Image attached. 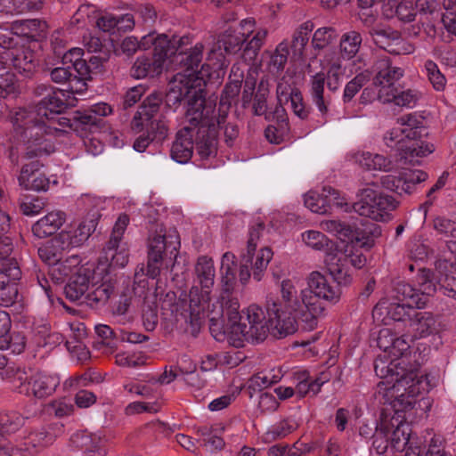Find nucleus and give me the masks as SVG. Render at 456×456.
<instances>
[{
    "mask_svg": "<svg viewBox=\"0 0 456 456\" xmlns=\"http://www.w3.org/2000/svg\"><path fill=\"white\" fill-rule=\"evenodd\" d=\"M430 348L419 344L412 354L403 337L393 340L374 363L376 375L382 380L377 386V397L380 403H388L395 410L411 408L416 398L431 387L427 374L419 372Z\"/></svg>",
    "mask_w": 456,
    "mask_h": 456,
    "instance_id": "nucleus-1",
    "label": "nucleus"
},
{
    "mask_svg": "<svg viewBox=\"0 0 456 456\" xmlns=\"http://www.w3.org/2000/svg\"><path fill=\"white\" fill-rule=\"evenodd\" d=\"M215 108L205 100L196 97L189 101L185 113L186 125L177 132L170 155L178 163L188 162L194 146L201 159H208L216 152V128L224 122L225 114L218 118Z\"/></svg>",
    "mask_w": 456,
    "mask_h": 456,
    "instance_id": "nucleus-2",
    "label": "nucleus"
},
{
    "mask_svg": "<svg viewBox=\"0 0 456 456\" xmlns=\"http://www.w3.org/2000/svg\"><path fill=\"white\" fill-rule=\"evenodd\" d=\"M81 258L71 255L66 259L61 258L51 267L50 273L53 280L63 281L69 278L65 286L66 297L71 301L80 299L88 292V300L104 304L115 290V279L104 264L81 265Z\"/></svg>",
    "mask_w": 456,
    "mask_h": 456,
    "instance_id": "nucleus-3",
    "label": "nucleus"
},
{
    "mask_svg": "<svg viewBox=\"0 0 456 456\" xmlns=\"http://www.w3.org/2000/svg\"><path fill=\"white\" fill-rule=\"evenodd\" d=\"M209 330L216 341L236 348L243 347L245 342L262 343L270 334L266 315H214Z\"/></svg>",
    "mask_w": 456,
    "mask_h": 456,
    "instance_id": "nucleus-4",
    "label": "nucleus"
},
{
    "mask_svg": "<svg viewBox=\"0 0 456 456\" xmlns=\"http://www.w3.org/2000/svg\"><path fill=\"white\" fill-rule=\"evenodd\" d=\"M203 49V45L197 43L189 53H183L184 56L181 59V63L185 68V73H178L175 76L167 94L168 102L176 103L185 99H188L189 102L196 97L203 98L200 87L204 82V76L208 73V70L205 71V68H212L211 62L208 61L201 66V69H199L202 61Z\"/></svg>",
    "mask_w": 456,
    "mask_h": 456,
    "instance_id": "nucleus-5",
    "label": "nucleus"
},
{
    "mask_svg": "<svg viewBox=\"0 0 456 456\" xmlns=\"http://www.w3.org/2000/svg\"><path fill=\"white\" fill-rule=\"evenodd\" d=\"M419 289L406 282H399L395 290L398 298H382L374 307L373 314H403L405 309H422L426 306L428 297L437 289L430 277L429 271H422L418 275Z\"/></svg>",
    "mask_w": 456,
    "mask_h": 456,
    "instance_id": "nucleus-6",
    "label": "nucleus"
},
{
    "mask_svg": "<svg viewBox=\"0 0 456 456\" xmlns=\"http://www.w3.org/2000/svg\"><path fill=\"white\" fill-rule=\"evenodd\" d=\"M46 92L45 96L35 106L28 109L19 108L12 113L11 119L18 127L24 124L40 123L49 119L51 116L60 115L68 106L75 103L66 98L63 90H53L45 85L37 87L36 93L39 95Z\"/></svg>",
    "mask_w": 456,
    "mask_h": 456,
    "instance_id": "nucleus-7",
    "label": "nucleus"
},
{
    "mask_svg": "<svg viewBox=\"0 0 456 456\" xmlns=\"http://www.w3.org/2000/svg\"><path fill=\"white\" fill-rule=\"evenodd\" d=\"M254 28V19L241 20L238 25L229 28L218 37L208 53L207 61H210L215 70L228 66L226 54H236L241 50L243 44L250 37Z\"/></svg>",
    "mask_w": 456,
    "mask_h": 456,
    "instance_id": "nucleus-8",
    "label": "nucleus"
},
{
    "mask_svg": "<svg viewBox=\"0 0 456 456\" xmlns=\"http://www.w3.org/2000/svg\"><path fill=\"white\" fill-rule=\"evenodd\" d=\"M308 289L302 291L300 303L305 314H321L327 305L339 300L340 289L331 285L319 272H313L308 278Z\"/></svg>",
    "mask_w": 456,
    "mask_h": 456,
    "instance_id": "nucleus-9",
    "label": "nucleus"
},
{
    "mask_svg": "<svg viewBox=\"0 0 456 456\" xmlns=\"http://www.w3.org/2000/svg\"><path fill=\"white\" fill-rule=\"evenodd\" d=\"M208 289L191 287L189 294L183 292L179 297L174 292H167L159 299L161 314H205L214 312L210 309L209 291Z\"/></svg>",
    "mask_w": 456,
    "mask_h": 456,
    "instance_id": "nucleus-10",
    "label": "nucleus"
},
{
    "mask_svg": "<svg viewBox=\"0 0 456 456\" xmlns=\"http://www.w3.org/2000/svg\"><path fill=\"white\" fill-rule=\"evenodd\" d=\"M358 200L354 203V212L378 222L391 219V212L397 207L394 197L385 194L373 187H365L358 194Z\"/></svg>",
    "mask_w": 456,
    "mask_h": 456,
    "instance_id": "nucleus-11",
    "label": "nucleus"
},
{
    "mask_svg": "<svg viewBox=\"0 0 456 456\" xmlns=\"http://www.w3.org/2000/svg\"><path fill=\"white\" fill-rule=\"evenodd\" d=\"M180 248V238L175 229L167 232L162 225H158L154 232H151L148 239V264L147 275L155 279L160 273L164 254L175 253Z\"/></svg>",
    "mask_w": 456,
    "mask_h": 456,
    "instance_id": "nucleus-12",
    "label": "nucleus"
},
{
    "mask_svg": "<svg viewBox=\"0 0 456 456\" xmlns=\"http://www.w3.org/2000/svg\"><path fill=\"white\" fill-rule=\"evenodd\" d=\"M16 135L24 143V157L28 159H39L55 151V145L51 136L44 133V125L33 122L20 127L12 123Z\"/></svg>",
    "mask_w": 456,
    "mask_h": 456,
    "instance_id": "nucleus-13",
    "label": "nucleus"
},
{
    "mask_svg": "<svg viewBox=\"0 0 456 456\" xmlns=\"http://www.w3.org/2000/svg\"><path fill=\"white\" fill-rule=\"evenodd\" d=\"M161 103L162 98L159 94H151L147 96L132 119V129L137 133L149 129L157 133L159 137H166L168 129L160 113Z\"/></svg>",
    "mask_w": 456,
    "mask_h": 456,
    "instance_id": "nucleus-14",
    "label": "nucleus"
},
{
    "mask_svg": "<svg viewBox=\"0 0 456 456\" xmlns=\"http://www.w3.org/2000/svg\"><path fill=\"white\" fill-rule=\"evenodd\" d=\"M375 76L373 85L378 87V100L388 103L393 99L392 92L396 89L395 83L404 75V69L393 65L387 56H381L374 62Z\"/></svg>",
    "mask_w": 456,
    "mask_h": 456,
    "instance_id": "nucleus-15",
    "label": "nucleus"
},
{
    "mask_svg": "<svg viewBox=\"0 0 456 456\" xmlns=\"http://www.w3.org/2000/svg\"><path fill=\"white\" fill-rule=\"evenodd\" d=\"M413 406L414 404L411 408H407V410L411 409ZM394 410L396 416L388 418L387 415H385L380 419L379 423L377 424L375 428L376 440L374 444L378 442V437L380 436L381 438H385L386 444L383 446L384 449H386L387 444L390 443L395 450L402 451L409 443L411 429L409 425L404 422L398 414L400 411L395 408ZM401 411H404V410H401Z\"/></svg>",
    "mask_w": 456,
    "mask_h": 456,
    "instance_id": "nucleus-16",
    "label": "nucleus"
},
{
    "mask_svg": "<svg viewBox=\"0 0 456 456\" xmlns=\"http://www.w3.org/2000/svg\"><path fill=\"white\" fill-rule=\"evenodd\" d=\"M12 245L6 244L0 252V301L1 305H12L18 296L15 281L20 277V270L17 262L8 256L12 252Z\"/></svg>",
    "mask_w": 456,
    "mask_h": 456,
    "instance_id": "nucleus-17",
    "label": "nucleus"
},
{
    "mask_svg": "<svg viewBox=\"0 0 456 456\" xmlns=\"http://www.w3.org/2000/svg\"><path fill=\"white\" fill-rule=\"evenodd\" d=\"M129 216L122 214L117 219L112 229L109 241L104 248L107 261L110 258V263H103L109 268V272L116 279L115 274L110 271L111 266L124 267L128 262V248L126 242L122 240L125 231L129 224ZM117 280H115V284Z\"/></svg>",
    "mask_w": 456,
    "mask_h": 456,
    "instance_id": "nucleus-18",
    "label": "nucleus"
},
{
    "mask_svg": "<svg viewBox=\"0 0 456 456\" xmlns=\"http://www.w3.org/2000/svg\"><path fill=\"white\" fill-rule=\"evenodd\" d=\"M99 217L98 211H94L83 221L73 223L53 239V243L63 250L81 246L95 230Z\"/></svg>",
    "mask_w": 456,
    "mask_h": 456,
    "instance_id": "nucleus-19",
    "label": "nucleus"
},
{
    "mask_svg": "<svg viewBox=\"0 0 456 456\" xmlns=\"http://www.w3.org/2000/svg\"><path fill=\"white\" fill-rule=\"evenodd\" d=\"M264 230V224L259 223L249 230V236L247 242V252L242 256V261L248 263L253 270L254 279L260 281L263 273L273 257V251L270 248H261L255 256L257 241L261 232Z\"/></svg>",
    "mask_w": 456,
    "mask_h": 456,
    "instance_id": "nucleus-20",
    "label": "nucleus"
},
{
    "mask_svg": "<svg viewBox=\"0 0 456 456\" xmlns=\"http://www.w3.org/2000/svg\"><path fill=\"white\" fill-rule=\"evenodd\" d=\"M60 382L61 379L55 373L38 371L28 376L26 372L25 380L18 381L15 387L20 394L44 398L53 395Z\"/></svg>",
    "mask_w": 456,
    "mask_h": 456,
    "instance_id": "nucleus-21",
    "label": "nucleus"
},
{
    "mask_svg": "<svg viewBox=\"0 0 456 456\" xmlns=\"http://www.w3.org/2000/svg\"><path fill=\"white\" fill-rule=\"evenodd\" d=\"M235 259L234 254L231 252L224 253L221 259L223 290L227 293L226 296L224 295L221 297L223 314H240L239 300L229 294L233 289L236 280L237 264Z\"/></svg>",
    "mask_w": 456,
    "mask_h": 456,
    "instance_id": "nucleus-22",
    "label": "nucleus"
},
{
    "mask_svg": "<svg viewBox=\"0 0 456 456\" xmlns=\"http://www.w3.org/2000/svg\"><path fill=\"white\" fill-rule=\"evenodd\" d=\"M135 283L138 282L139 286L142 289L140 294L143 293V289L146 287L147 281L145 279L140 280L138 273H135ZM134 293L137 294V289L134 288ZM142 303V312L158 314L160 311L159 301L157 302V296L155 294L145 296L143 300H141V295L138 297L133 296V291L127 290L120 295L118 306L117 314H126L129 311H136V305Z\"/></svg>",
    "mask_w": 456,
    "mask_h": 456,
    "instance_id": "nucleus-23",
    "label": "nucleus"
},
{
    "mask_svg": "<svg viewBox=\"0 0 456 456\" xmlns=\"http://www.w3.org/2000/svg\"><path fill=\"white\" fill-rule=\"evenodd\" d=\"M93 122L94 121L90 116H80L79 111H77L73 119L56 115L51 116L49 119L44 120L39 124L44 125V133L52 138L66 132L67 128L73 130L83 137L87 135L84 125L92 124Z\"/></svg>",
    "mask_w": 456,
    "mask_h": 456,
    "instance_id": "nucleus-24",
    "label": "nucleus"
},
{
    "mask_svg": "<svg viewBox=\"0 0 456 456\" xmlns=\"http://www.w3.org/2000/svg\"><path fill=\"white\" fill-rule=\"evenodd\" d=\"M428 174L421 170L403 169L398 175H386L380 179L382 186L398 194H411L415 185L426 181Z\"/></svg>",
    "mask_w": 456,
    "mask_h": 456,
    "instance_id": "nucleus-25",
    "label": "nucleus"
},
{
    "mask_svg": "<svg viewBox=\"0 0 456 456\" xmlns=\"http://www.w3.org/2000/svg\"><path fill=\"white\" fill-rule=\"evenodd\" d=\"M305 206L314 213L325 214L330 206L346 205L340 192L330 186H324L321 193L311 191L304 198Z\"/></svg>",
    "mask_w": 456,
    "mask_h": 456,
    "instance_id": "nucleus-26",
    "label": "nucleus"
},
{
    "mask_svg": "<svg viewBox=\"0 0 456 456\" xmlns=\"http://www.w3.org/2000/svg\"><path fill=\"white\" fill-rule=\"evenodd\" d=\"M324 263L330 274L338 284L346 285L352 281V268L346 256L341 250L334 248L324 256Z\"/></svg>",
    "mask_w": 456,
    "mask_h": 456,
    "instance_id": "nucleus-27",
    "label": "nucleus"
},
{
    "mask_svg": "<svg viewBox=\"0 0 456 456\" xmlns=\"http://www.w3.org/2000/svg\"><path fill=\"white\" fill-rule=\"evenodd\" d=\"M2 59L6 60L20 73L31 74L35 68L34 53L25 46H18L2 53Z\"/></svg>",
    "mask_w": 456,
    "mask_h": 456,
    "instance_id": "nucleus-28",
    "label": "nucleus"
},
{
    "mask_svg": "<svg viewBox=\"0 0 456 456\" xmlns=\"http://www.w3.org/2000/svg\"><path fill=\"white\" fill-rule=\"evenodd\" d=\"M397 322H405L406 335L412 339L425 338L436 330L434 315H407V319H398Z\"/></svg>",
    "mask_w": 456,
    "mask_h": 456,
    "instance_id": "nucleus-29",
    "label": "nucleus"
},
{
    "mask_svg": "<svg viewBox=\"0 0 456 456\" xmlns=\"http://www.w3.org/2000/svg\"><path fill=\"white\" fill-rule=\"evenodd\" d=\"M142 45L144 50L153 46L152 56L156 59H161L162 65H164L168 56L175 54L172 37L169 38L166 34L151 32L142 37Z\"/></svg>",
    "mask_w": 456,
    "mask_h": 456,
    "instance_id": "nucleus-30",
    "label": "nucleus"
},
{
    "mask_svg": "<svg viewBox=\"0 0 456 456\" xmlns=\"http://www.w3.org/2000/svg\"><path fill=\"white\" fill-rule=\"evenodd\" d=\"M74 442L83 450L84 456H106V439L100 432L77 434Z\"/></svg>",
    "mask_w": 456,
    "mask_h": 456,
    "instance_id": "nucleus-31",
    "label": "nucleus"
},
{
    "mask_svg": "<svg viewBox=\"0 0 456 456\" xmlns=\"http://www.w3.org/2000/svg\"><path fill=\"white\" fill-rule=\"evenodd\" d=\"M314 28V25L311 20H306L295 28L290 45H289L291 48L292 58L295 60L303 61L306 58V46Z\"/></svg>",
    "mask_w": 456,
    "mask_h": 456,
    "instance_id": "nucleus-32",
    "label": "nucleus"
},
{
    "mask_svg": "<svg viewBox=\"0 0 456 456\" xmlns=\"http://www.w3.org/2000/svg\"><path fill=\"white\" fill-rule=\"evenodd\" d=\"M325 81L326 75L323 72H318L312 76L310 79V94L312 102L319 110L321 117L326 120L330 100L329 97L324 96Z\"/></svg>",
    "mask_w": 456,
    "mask_h": 456,
    "instance_id": "nucleus-33",
    "label": "nucleus"
},
{
    "mask_svg": "<svg viewBox=\"0 0 456 456\" xmlns=\"http://www.w3.org/2000/svg\"><path fill=\"white\" fill-rule=\"evenodd\" d=\"M65 221L64 213L53 211L39 219L33 226L32 232L38 238H45L55 233Z\"/></svg>",
    "mask_w": 456,
    "mask_h": 456,
    "instance_id": "nucleus-34",
    "label": "nucleus"
},
{
    "mask_svg": "<svg viewBox=\"0 0 456 456\" xmlns=\"http://www.w3.org/2000/svg\"><path fill=\"white\" fill-rule=\"evenodd\" d=\"M410 142L399 152L401 160L405 164H419V159L431 154L435 151V146L428 142Z\"/></svg>",
    "mask_w": 456,
    "mask_h": 456,
    "instance_id": "nucleus-35",
    "label": "nucleus"
},
{
    "mask_svg": "<svg viewBox=\"0 0 456 456\" xmlns=\"http://www.w3.org/2000/svg\"><path fill=\"white\" fill-rule=\"evenodd\" d=\"M270 334L276 338H282L293 334L298 328L294 315H268Z\"/></svg>",
    "mask_w": 456,
    "mask_h": 456,
    "instance_id": "nucleus-36",
    "label": "nucleus"
},
{
    "mask_svg": "<svg viewBox=\"0 0 456 456\" xmlns=\"http://www.w3.org/2000/svg\"><path fill=\"white\" fill-rule=\"evenodd\" d=\"M56 437V434L51 428H42L40 430L29 434L19 450L28 455H33L37 448L51 444Z\"/></svg>",
    "mask_w": 456,
    "mask_h": 456,
    "instance_id": "nucleus-37",
    "label": "nucleus"
},
{
    "mask_svg": "<svg viewBox=\"0 0 456 456\" xmlns=\"http://www.w3.org/2000/svg\"><path fill=\"white\" fill-rule=\"evenodd\" d=\"M381 235V228L374 223H367L362 227L353 230V236L349 239L350 244L359 246L361 248H371L377 238Z\"/></svg>",
    "mask_w": 456,
    "mask_h": 456,
    "instance_id": "nucleus-38",
    "label": "nucleus"
},
{
    "mask_svg": "<svg viewBox=\"0 0 456 456\" xmlns=\"http://www.w3.org/2000/svg\"><path fill=\"white\" fill-rule=\"evenodd\" d=\"M267 36L268 29L265 27H257L254 20L253 31L245 42L246 45L242 52V57L245 61H252L256 58L266 41Z\"/></svg>",
    "mask_w": 456,
    "mask_h": 456,
    "instance_id": "nucleus-39",
    "label": "nucleus"
},
{
    "mask_svg": "<svg viewBox=\"0 0 456 456\" xmlns=\"http://www.w3.org/2000/svg\"><path fill=\"white\" fill-rule=\"evenodd\" d=\"M163 65L161 59H156L152 55H142L138 57L131 68V76L140 79L147 76H155L161 73Z\"/></svg>",
    "mask_w": 456,
    "mask_h": 456,
    "instance_id": "nucleus-40",
    "label": "nucleus"
},
{
    "mask_svg": "<svg viewBox=\"0 0 456 456\" xmlns=\"http://www.w3.org/2000/svg\"><path fill=\"white\" fill-rule=\"evenodd\" d=\"M424 123V118L416 112L397 118V125L405 131L407 140H417L421 137Z\"/></svg>",
    "mask_w": 456,
    "mask_h": 456,
    "instance_id": "nucleus-41",
    "label": "nucleus"
},
{
    "mask_svg": "<svg viewBox=\"0 0 456 456\" xmlns=\"http://www.w3.org/2000/svg\"><path fill=\"white\" fill-rule=\"evenodd\" d=\"M337 38L336 30L331 27H322L317 28L312 37L311 46L313 48L311 52L310 59L314 60L317 57L318 53L321 50L325 49L330 44H332Z\"/></svg>",
    "mask_w": 456,
    "mask_h": 456,
    "instance_id": "nucleus-42",
    "label": "nucleus"
},
{
    "mask_svg": "<svg viewBox=\"0 0 456 456\" xmlns=\"http://www.w3.org/2000/svg\"><path fill=\"white\" fill-rule=\"evenodd\" d=\"M301 237L307 247L316 251H323L325 255L335 248V243L319 231H305L301 234Z\"/></svg>",
    "mask_w": 456,
    "mask_h": 456,
    "instance_id": "nucleus-43",
    "label": "nucleus"
},
{
    "mask_svg": "<svg viewBox=\"0 0 456 456\" xmlns=\"http://www.w3.org/2000/svg\"><path fill=\"white\" fill-rule=\"evenodd\" d=\"M283 377L281 368H273L255 374L249 379V387L254 390H263L278 383Z\"/></svg>",
    "mask_w": 456,
    "mask_h": 456,
    "instance_id": "nucleus-44",
    "label": "nucleus"
},
{
    "mask_svg": "<svg viewBox=\"0 0 456 456\" xmlns=\"http://www.w3.org/2000/svg\"><path fill=\"white\" fill-rule=\"evenodd\" d=\"M362 38L359 32L351 30L342 35L339 47L342 58L353 59L360 50Z\"/></svg>",
    "mask_w": 456,
    "mask_h": 456,
    "instance_id": "nucleus-45",
    "label": "nucleus"
},
{
    "mask_svg": "<svg viewBox=\"0 0 456 456\" xmlns=\"http://www.w3.org/2000/svg\"><path fill=\"white\" fill-rule=\"evenodd\" d=\"M195 272L202 289H210L214 284L215 267L211 258L202 256L198 258Z\"/></svg>",
    "mask_w": 456,
    "mask_h": 456,
    "instance_id": "nucleus-46",
    "label": "nucleus"
},
{
    "mask_svg": "<svg viewBox=\"0 0 456 456\" xmlns=\"http://www.w3.org/2000/svg\"><path fill=\"white\" fill-rule=\"evenodd\" d=\"M265 308L266 314H305L300 303L287 305L273 294L267 295Z\"/></svg>",
    "mask_w": 456,
    "mask_h": 456,
    "instance_id": "nucleus-47",
    "label": "nucleus"
},
{
    "mask_svg": "<svg viewBox=\"0 0 456 456\" xmlns=\"http://www.w3.org/2000/svg\"><path fill=\"white\" fill-rule=\"evenodd\" d=\"M112 112L111 107L105 102H98L92 105L88 110L79 111L80 116H90L94 122L88 125H84L86 134L93 133L100 127L102 121V118L110 115Z\"/></svg>",
    "mask_w": 456,
    "mask_h": 456,
    "instance_id": "nucleus-48",
    "label": "nucleus"
},
{
    "mask_svg": "<svg viewBox=\"0 0 456 456\" xmlns=\"http://www.w3.org/2000/svg\"><path fill=\"white\" fill-rule=\"evenodd\" d=\"M392 34L394 36L393 38L387 43L375 39L376 43L379 45V47L395 55L411 54L414 52L415 48L412 44L400 37L396 32Z\"/></svg>",
    "mask_w": 456,
    "mask_h": 456,
    "instance_id": "nucleus-49",
    "label": "nucleus"
},
{
    "mask_svg": "<svg viewBox=\"0 0 456 456\" xmlns=\"http://www.w3.org/2000/svg\"><path fill=\"white\" fill-rule=\"evenodd\" d=\"M0 376L3 379L8 380L15 387L18 381L26 379V370L10 362L6 356L0 353Z\"/></svg>",
    "mask_w": 456,
    "mask_h": 456,
    "instance_id": "nucleus-50",
    "label": "nucleus"
},
{
    "mask_svg": "<svg viewBox=\"0 0 456 456\" xmlns=\"http://www.w3.org/2000/svg\"><path fill=\"white\" fill-rule=\"evenodd\" d=\"M424 71L428 80L436 91L442 92L445 89L447 79L445 76L441 72L438 65L434 61H425Z\"/></svg>",
    "mask_w": 456,
    "mask_h": 456,
    "instance_id": "nucleus-51",
    "label": "nucleus"
},
{
    "mask_svg": "<svg viewBox=\"0 0 456 456\" xmlns=\"http://www.w3.org/2000/svg\"><path fill=\"white\" fill-rule=\"evenodd\" d=\"M320 228L324 232L337 236L339 240L344 241L349 240L353 236V228L349 224L339 220H322L320 223Z\"/></svg>",
    "mask_w": 456,
    "mask_h": 456,
    "instance_id": "nucleus-52",
    "label": "nucleus"
},
{
    "mask_svg": "<svg viewBox=\"0 0 456 456\" xmlns=\"http://www.w3.org/2000/svg\"><path fill=\"white\" fill-rule=\"evenodd\" d=\"M371 74L368 70H364L357 74L352 80L346 83L344 93V103L350 102L355 94L370 80Z\"/></svg>",
    "mask_w": 456,
    "mask_h": 456,
    "instance_id": "nucleus-53",
    "label": "nucleus"
},
{
    "mask_svg": "<svg viewBox=\"0 0 456 456\" xmlns=\"http://www.w3.org/2000/svg\"><path fill=\"white\" fill-rule=\"evenodd\" d=\"M11 66L12 64L9 61L6 62V60L0 61V97H4L14 91L16 77L11 71Z\"/></svg>",
    "mask_w": 456,
    "mask_h": 456,
    "instance_id": "nucleus-54",
    "label": "nucleus"
},
{
    "mask_svg": "<svg viewBox=\"0 0 456 456\" xmlns=\"http://www.w3.org/2000/svg\"><path fill=\"white\" fill-rule=\"evenodd\" d=\"M297 428V424L295 420L291 419H283L268 428L265 434V439L272 441L283 438L296 430Z\"/></svg>",
    "mask_w": 456,
    "mask_h": 456,
    "instance_id": "nucleus-55",
    "label": "nucleus"
},
{
    "mask_svg": "<svg viewBox=\"0 0 456 456\" xmlns=\"http://www.w3.org/2000/svg\"><path fill=\"white\" fill-rule=\"evenodd\" d=\"M240 89V85L238 83L228 84L225 86L223 94L221 96L220 107L218 110L215 109L214 115L216 118L220 116V113L225 114V118H227V110L229 105L231 104L230 100L235 98L239 94ZM203 99L205 100L206 103H211L212 106L216 108V104L213 103L211 101H207L204 97Z\"/></svg>",
    "mask_w": 456,
    "mask_h": 456,
    "instance_id": "nucleus-56",
    "label": "nucleus"
},
{
    "mask_svg": "<svg viewBox=\"0 0 456 456\" xmlns=\"http://www.w3.org/2000/svg\"><path fill=\"white\" fill-rule=\"evenodd\" d=\"M24 424V418L18 412L0 413V444L4 434L15 432Z\"/></svg>",
    "mask_w": 456,
    "mask_h": 456,
    "instance_id": "nucleus-57",
    "label": "nucleus"
},
{
    "mask_svg": "<svg viewBox=\"0 0 456 456\" xmlns=\"http://www.w3.org/2000/svg\"><path fill=\"white\" fill-rule=\"evenodd\" d=\"M393 99L389 102H394L397 106L413 108L421 98V93L416 89H406L398 92L397 88L392 92Z\"/></svg>",
    "mask_w": 456,
    "mask_h": 456,
    "instance_id": "nucleus-58",
    "label": "nucleus"
},
{
    "mask_svg": "<svg viewBox=\"0 0 456 456\" xmlns=\"http://www.w3.org/2000/svg\"><path fill=\"white\" fill-rule=\"evenodd\" d=\"M289 55V43L282 41L276 46L271 56L269 69L272 73H279L283 70Z\"/></svg>",
    "mask_w": 456,
    "mask_h": 456,
    "instance_id": "nucleus-59",
    "label": "nucleus"
},
{
    "mask_svg": "<svg viewBox=\"0 0 456 456\" xmlns=\"http://www.w3.org/2000/svg\"><path fill=\"white\" fill-rule=\"evenodd\" d=\"M26 346L25 337L22 333L12 332L9 336H4L0 340V348L2 350H11L15 354L22 353Z\"/></svg>",
    "mask_w": 456,
    "mask_h": 456,
    "instance_id": "nucleus-60",
    "label": "nucleus"
},
{
    "mask_svg": "<svg viewBox=\"0 0 456 456\" xmlns=\"http://www.w3.org/2000/svg\"><path fill=\"white\" fill-rule=\"evenodd\" d=\"M88 78L77 76H71L69 80L67 83V88L62 89L63 93L68 94L66 98L69 101L74 102L77 101L76 95H83L87 90L86 80Z\"/></svg>",
    "mask_w": 456,
    "mask_h": 456,
    "instance_id": "nucleus-61",
    "label": "nucleus"
},
{
    "mask_svg": "<svg viewBox=\"0 0 456 456\" xmlns=\"http://www.w3.org/2000/svg\"><path fill=\"white\" fill-rule=\"evenodd\" d=\"M406 139L405 131L400 126L387 131L384 135L385 144L390 148L396 147L399 152L401 148L407 143L405 142Z\"/></svg>",
    "mask_w": 456,
    "mask_h": 456,
    "instance_id": "nucleus-62",
    "label": "nucleus"
},
{
    "mask_svg": "<svg viewBox=\"0 0 456 456\" xmlns=\"http://www.w3.org/2000/svg\"><path fill=\"white\" fill-rule=\"evenodd\" d=\"M378 153L370 151H357L351 154V159L362 168L369 171H377L376 159Z\"/></svg>",
    "mask_w": 456,
    "mask_h": 456,
    "instance_id": "nucleus-63",
    "label": "nucleus"
},
{
    "mask_svg": "<svg viewBox=\"0 0 456 456\" xmlns=\"http://www.w3.org/2000/svg\"><path fill=\"white\" fill-rule=\"evenodd\" d=\"M291 80V77L285 75L278 82L276 93L280 102H288L295 93L299 92L297 88H295Z\"/></svg>",
    "mask_w": 456,
    "mask_h": 456,
    "instance_id": "nucleus-64",
    "label": "nucleus"
}]
</instances>
